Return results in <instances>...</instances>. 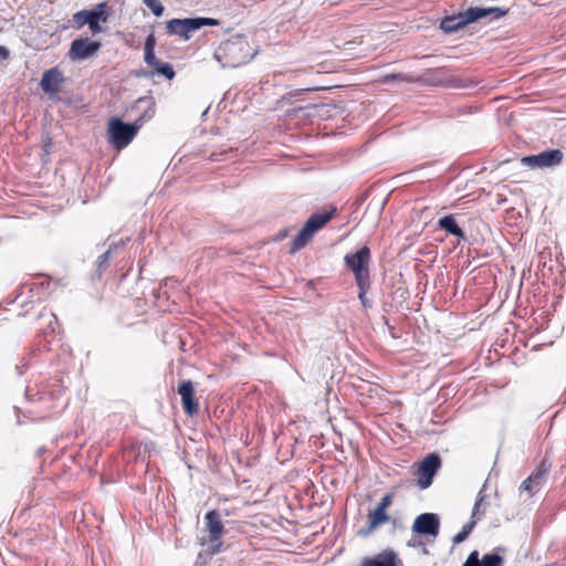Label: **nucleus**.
Segmentation results:
<instances>
[{"instance_id":"nucleus-1","label":"nucleus","mask_w":566,"mask_h":566,"mask_svg":"<svg viewBox=\"0 0 566 566\" xmlns=\"http://www.w3.org/2000/svg\"><path fill=\"white\" fill-rule=\"evenodd\" d=\"M155 103L151 96H144L136 101L135 107L144 109L143 114L133 123L126 124L120 118L114 117L108 123V142L117 149L125 148L142 128L144 122L154 116Z\"/></svg>"},{"instance_id":"nucleus-2","label":"nucleus","mask_w":566,"mask_h":566,"mask_svg":"<svg viewBox=\"0 0 566 566\" xmlns=\"http://www.w3.org/2000/svg\"><path fill=\"white\" fill-rule=\"evenodd\" d=\"M255 51L249 44L248 39L242 34H234L222 41L216 49L213 57L222 67H239L250 62Z\"/></svg>"},{"instance_id":"nucleus-3","label":"nucleus","mask_w":566,"mask_h":566,"mask_svg":"<svg viewBox=\"0 0 566 566\" xmlns=\"http://www.w3.org/2000/svg\"><path fill=\"white\" fill-rule=\"evenodd\" d=\"M219 22L211 18L196 17L185 19H171L166 22V32L170 36H178L184 41L191 39L192 34L203 27L218 25Z\"/></svg>"},{"instance_id":"nucleus-4","label":"nucleus","mask_w":566,"mask_h":566,"mask_svg":"<svg viewBox=\"0 0 566 566\" xmlns=\"http://www.w3.org/2000/svg\"><path fill=\"white\" fill-rule=\"evenodd\" d=\"M205 523L208 538H201L200 544L207 546L205 553L208 556H213L221 552L223 545L222 536L226 533L224 526L219 512L216 510L206 513Z\"/></svg>"},{"instance_id":"nucleus-5","label":"nucleus","mask_w":566,"mask_h":566,"mask_svg":"<svg viewBox=\"0 0 566 566\" xmlns=\"http://www.w3.org/2000/svg\"><path fill=\"white\" fill-rule=\"evenodd\" d=\"M335 211L336 209L313 213L293 239L291 252H296L305 247L311 238L333 218Z\"/></svg>"},{"instance_id":"nucleus-6","label":"nucleus","mask_w":566,"mask_h":566,"mask_svg":"<svg viewBox=\"0 0 566 566\" xmlns=\"http://www.w3.org/2000/svg\"><path fill=\"white\" fill-rule=\"evenodd\" d=\"M369 260L370 250L368 247H363L356 253L345 255V264L354 272L356 282L364 283V281L370 280L368 271Z\"/></svg>"},{"instance_id":"nucleus-7","label":"nucleus","mask_w":566,"mask_h":566,"mask_svg":"<svg viewBox=\"0 0 566 566\" xmlns=\"http://www.w3.org/2000/svg\"><path fill=\"white\" fill-rule=\"evenodd\" d=\"M105 3H101L92 10H81L73 15V21L77 28L88 24L93 34L102 32L99 21L106 22L107 15L104 12Z\"/></svg>"},{"instance_id":"nucleus-8","label":"nucleus","mask_w":566,"mask_h":566,"mask_svg":"<svg viewBox=\"0 0 566 566\" xmlns=\"http://www.w3.org/2000/svg\"><path fill=\"white\" fill-rule=\"evenodd\" d=\"M99 41L88 38H78L72 41L67 56L71 61H84L94 56L101 49Z\"/></svg>"},{"instance_id":"nucleus-9","label":"nucleus","mask_w":566,"mask_h":566,"mask_svg":"<svg viewBox=\"0 0 566 566\" xmlns=\"http://www.w3.org/2000/svg\"><path fill=\"white\" fill-rule=\"evenodd\" d=\"M441 465L440 457L436 453H430L420 463L417 475V484L421 490L429 488L432 479Z\"/></svg>"},{"instance_id":"nucleus-10","label":"nucleus","mask_w":566,"mask_h":566,"mask_svg":"<svg viewBox=\"0 0 566 566\" xmlns=\"http://www.w3.org/2000/svg\"><path fill=\"white\" fill-rule=\"evenodd\" d=\"M563 153L559 149H551L537 155L523 157L521 164L530 168H548L560 164Z\"/></svg>"},{"instance_id":"nucleus-11","label":"nucleus","mask_w":566,"mask_h":566,"mask_svg":"<svg viewBox=\"0 0 566 566\" xmlns=\"http://www.w3.org/2000/svg\"><path fill=\"white\" fill-rule=\"evenodd\" d=\"M440 521L434 513H422L418 515L412 524V532L420 535L436 537L439 534Z\"/></svg>"},{"instance_id":"nucleus-12","label":"nucleus","mask_w":566,"mask_h":566,"mask_svg":"<svg viewBox=\"0 0 566 566\" xmlns=\"http://www.w3.org/2000/svg\"><path fill=\"white\" fill-rule=\"evenodd\" d=\"M64 81L65 77L59 67H52L42 74L40 86L45 94L50 97H54Z\"/></svg>"},{"instance_id":"nucleus-13","label":"nucleus","mask_w":566,"mask_h":566,"mask_svg":"<svg viewBox=\"0 0 566 566\" xmlns=\"http://www.w3.org/2000/svg\"><path fill=\"white\" fill-rule=\"evenodd\" d=\"M484 502V496L482 495V491L479 493L478 500L474 503L471 518L472 521L470 523H467L463 525L462 530L453 537V544L458 545L462 542H464L470 533L472 532L473 527L475 526L476 521H480L484 515V510L481 511V506Z\"/></svg>"},{"instance_id":"nucleus-14","label":"nucleus","mask_w":566,"mask_h":566,"mask_svg":"<svg viewBox=\"0 0 566 566\" xmlns=\"http://www.w3.org/2000/svg\"><path fill=\"white\" fill-rule=\"evenodd\" d=\"M185 411L192 416L198 411V403L195 401V389L190 380H184L178 387Z\"/></svg>"},{"instance_id":"nucleus-15","label":"nucleus","mask_w":566,"mask_h":566,"mask_svg":"<svg viewBox=\"0 0 566 566\" xmlns=\"http://www.w3.org/2000/svg\"><path fill=\"white\" fill-rule=\"evenodd\" d=\"M390 521V516L387 514V510L376 506L370 510L367 515V527L359 531V535L368 536L380 525Z\"/></svg>"},{"instance_id":"nucleus-16","label":"nucleus","mask_w":566,"mask_h":566,"mask_svg":"<svg viewBox=\"0 0 566 566\" xmlns=\"http://www.w3.org/2000/svg\"><path fill=\"white\" fill-rule=\"evenodd\" d=\"M503 557L500 556L497 552L485 554L482 559H480L479 552L473 551L469 554L462 566H503Z\"/></svg>"},{"instance_id":"nucleus-17","label":"nucleus","mask_w":566,"mask_h":566,"mask_svg":"<svg viewBox=\"0 0 566 566\" xmlns=\"http://www.w3.org/2000/svg\"><path fill=\"white\" fill-rule=\"evenodd\" d=\"M469 24L467 21V12H460L459 14L446 17L441 20L440 28L447 33L451 34Z\"/></svg>"},{"instance_id":"nucleus-18","label":"nucleus","mask_w":566,"mask_h":566,"mask_svg":"<svg viewBox=\"0 0 566 566\" xmlns=\"http://www.w3.org/2000/svg\"><path fill=\"white\" fill-rule=\"evenodd\" d=\"M397 554L391 549H386L371 558L365 559L360 566H397Z\"/></svg>"},{"instance_id":"nucleus-19","label":"nucleus","mask_w":566,"mask_h":566,"mask_svg":"<svg viewBox=\"0 0 566 566\" xmlns=\"http://www.w3.org/2000/svg\"><path fill=\"white\" fill-rule=\"evenodd\" d=\"M438 226L440 229L444 230L449 234H452L461 240H465V234L463 230L459 227L452 214H448L440 218L438 220Z\"/></svg>"},{"instance_id":"nucleus-20","label":"nucleus","mask_w":566,"mask_h":566,"mask_svg":"<svg viewBox=\"0 0 566 566\" xmlns=\"http://www.w3.org/2000/svg\"><path fill=\"white\" fill-rule=\"evenodd\" d=\"M156 38L154 33L148 34L145 41V55L144 60L147 65L156 67L160 61L155 56Z\"/></svg>"},{"instance_id":"nucleus-21","label":"nucleus","mask_w":566,"mask_h":566,"mask_svg":"<svg viewBox=\"0 0 566 566\" xmlns=\"http://www.w3.org/2000/svg\"><path fill=\"white\" fill-rule=\"evenodd\" d=\"M551 468H552V463L547 459H543V461L541 462L537 470L533 474L530 475V478L533 480L535 486H537L538 489L541 488V485L543 484L545 476L549 472Z\"/></svg>"},{"instance_id":"nucleus-22","label":"nucleus","mask_w":566,"mask_h":566,"mask_svg":"<svg viewBox=\"0 0 566 566\" xmlns=\"http://www.w3.org/2000/svg\"><path fill=\"white\" fill-rule=\"evenodd\" d=\"M467 21L470 23L476 22L481 19L489 18L486 8H469L465 10Z\"/></svg>"},{"instance_id":"nucleus-23","label":"nucleus","mask_w":566,"mask_h":566,"mask_svg":"<svg viewBox=\"0 0 566 566\" xmlns=\"http://www.w3.org/2000/svg\"><path fill=\"white\" fill-rule=\"evenodd\" d=\"M357 283V286L359 289V293H358V298L361 303V305L365 307V308H369L371 307L373 303L369 298H367L366 296V293H367V290L369 289L370 286V280H367V281H364V284L363 282H356Z\"/></svg>"},{"instance_id":"nucleus-24","label":"nucleus","mask_w":566,"mask_h":566,"mask_svg":"<svg viewBox=\"0 0 566 566\" xmlns=\"http://www.w3.org/2000/svg\"><path fill=\"white\" fill-rule=\"evenodd\" d=\"M156 74L163 75L168 80H171L175 76V71L169 63H159L155 69Z\"/></svg>"},{"instance_id":"nucleus-25","label":"nucleus","mask_w":566,"mask_h":566,"mask_svg":"<svg viewBox=\"0 0 566 566\" xmlns=\"http://www.w3.org/2000/svg\"><path fill=\"white\" fill-rule=\"evenodd\" d=\"M143 2L156 17H160L164 13V6L159 0H143Z\"/></svg>"},{"instance_id":"nucleus-26","label":"nucleus","mask_w":566,"mask_h":566,"mask_svg":"<svg viewBox=\"0 0 566 566\" xmlns=\"http://www.w3.org/2000/svg\"><path fill=\"white\" fill-rule=\"evenodd\" d=\"M486 11H488V17H490L492 20L503 18L509 12L507 9H503L500 7H490V8H486Z\"/></svg>"},{"instance_id":"nucleus-27","label":"nucleus","mask_w":566,"mask_h":566,"mask_svg":"<svg viewBox=\"0 0 566 566\" xmlns=\"http://www.w3.org/2000/svg\"><path fill=\"white\" fill-rule=\"evenodd\" d=\"M111 252H112V247H109V249L107 251H105L103 254H101L98 256V259H97V269L99 271H102L106 266V264H107V262L109 260V256H111Z\"/></svg>"},{"instance_id":"nucleus-28","label":"nucleus","mask_w":566,"mask_h":566,"mask_svg":"<svg viewBox=\"0 0 566 566\" xmlns=\"http://www.w3.org/2000/svg\"><path fill=\"white\" fill-rule=\"evenodd\" d=\"M521 489L527 491L531 494L539 490L537 486H535L533 480L530 476L522 483Z\"/></svg>"},{"instance_id":"nucleus-29","label":"nucleus","mask_w":566,"mask_h":566,"mask_svg":"<svg viewBox=\"0 0 566 566\" xmlns=\"http://www.w3.org/2000/svg\"><path fill=\"white\" fill-rule=\"evenodd\" d=\"M392 500L394 495L391 493H387L381 497L377 506L387 510L392 504Z\"/></svg>"},{"instance_id":"nucleus-30","label":"nucleus","mask_w":566,"mask_h":566,"mask_svg":"<svg viewBox=\"0 0 566 566\" xmlns=\"http://www.w3.org/2000/svg\"><path fill=\"white\" fill-rule=\"evenodd\" d=\"M9 57V50L2 45H0V61L7 60Z\"/></svg>"},{"instance_id":"nucleus-31","label":"nucleus","mask_w":566,"mask_h":566,"mask_svg":"<svg viewBox=\"0 0 566 566\" xmlns=\"http://www.w3.org/2000/svg\"><path fill=\"white\" fill-rule=\"evenodd\" d=\"M396 78H402V75L400 74H391V75H387L385 77V81L386 82H389V81H392V80H396ZM403 80H406V77L403 76Z\"/></svg>"},{"instance_id":"nucleus-32","label":"nucleus","mask_w":566,"mask_h":566,"mask_svg":"<svg viewBox=\"0 0 566 566\" xmlns=\"http://www.w3.org/2000/svg\"><path fill=\"white\" fill-rule=\"evenodd\" d=\"M50 316L52 317V319H54V322L57 321L56 316L53 313H51Z\"/></svg>"}]
</instances>
